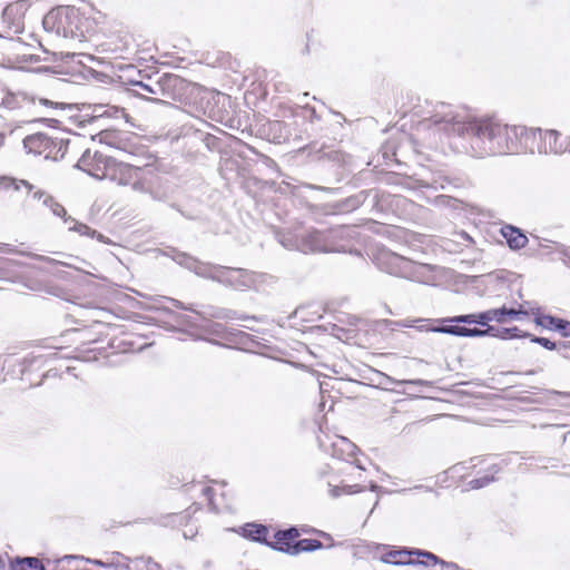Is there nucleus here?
Masks as SVG:
<instances>
[{
  "mask_svg": "<svg viewBox=\"0 0 570 570\" xmlns=\"http://www.w3.org/2000/svg\"><path fill=\"white\" fill-rule=\"evenodd\" d=\"M77 168L96 179L108 180L138 193H151L158 187L163 171L155 155H148L142 165H134L90 149L78 159Z\"/></svg>",
  "mask_w": 570,
  "mask_h": 570,
  "instance_id": "obj_1",
  "label": "nucleus"
},
{
  "mask_svg": "<svg viewBox=\"0 0 570 570\" xmlns=\"http://www.w3.org/2000/svg\"><path fill=\"white\" fill-rule=\"evenodd\" d=\"M472 149L480 156L517 153L522 138L530 132L524 126H509L492 117L474 118L466 122Z\"/></svg>",
  "mask_w": 570,
  "mask_h": 570,
  "instance_id": "obj_2",
  "label": "nucleus"
},
{
  "mask_svg": "<svg viewBox=\"0 0 570 570\" xmlns=\"http://www.w3.org/2000/svg\"><path fill=\"white\" fill-rule=\"evenodd\" d=\"M106 14L91 8L81 10L73 6L58 7L51 10L43 19V24L63 37L85 41L99 31Z\"/></svg>",
  "mask_w": 570,
  "mask_h": 570,
  "instance_id": "obj_3",
  "label": "nucleus"
},
{
  "mask_svg": "<svg viewBox=\"0 0 570 570\" xmlns=\"http://www.w3.org/2000/svg\"><path fill=\"white\" fill-rule=\"evenodd\" d=\"M28 154L42 156L46 159L58 160L65 156L68 142L61 138L51 137L45 132H35L23 139Z\"/></svg>",
  "mask_w": 570,
  "mask_h": 570,
  "instance_id": "obj_4",
  "label": "nucleus"
},
{
  "mask_svg": "<svg viewBox=\"0 0 570 570\" xmlns=\"http://www.w3.org/2000/svg\"><path fill=\"white\" fill-rule=\"evenodd\" d=\"M528 312L523 309L522 305L519 308H508L505 306L501 308H492L478 314L460 315L451 318L454 323L464 324H479L482 326H490L489 322L507 323L513 320H522L528 316Z\"/></svg>",
  "mask_w": 570,
  "mask_h": 570,
  "instance_id": "obj_5",
  "label": "nucleus"
},
{
  "mask_svg": "<svg viewBox=\"0 0 570 570\" xmlns=\"http://www.w3.org/2000/svg\"><path fill=\"white\" fill-rule=\"evenodd\" d=\"M114 330L111 324L95 321L92 325L90 326H83V327H75L71 330H67L65 334H75L76 342L81 344L82 347H85L86 352H96L98 351L100 353L101 350H105L104 346L89 348L86 347L87 345L91 344H99L107 341L108 346H112L109 340L110 332Z\"/></svg>",
  "mask_w": 570,
  "mask_h": 570,
  "instance_id": "obj_6",
  "label": "nucleus"
},
{
  "mask_svg": "<svg viewBox=\"0 0 570 570\" xmlns=\"http://www.w3.org/2000/svg\"><path fill=\"white\" fill-rule=\"evenodd\" d=\"M26 11L24 1L11 2L3 9L0 20V38L11 40L23 32Z\"/></svg>",
  "mask_w": 570,
  "mask_h": 570,
  "instance_id": "obj_7",
  "label": "nucleus"
},
{
  "mask_svg": "<svg viewBox=\"0 0 570 570\" xmlns=\"http://www.w3.org/2000/svg\"><path fill=\"white\" fill-rule=\"evenodd\" d=\"M386 561H390L395 564H422L425 567H431L440 563L442 567L454 569L456 566L454 563H449L443 560H440L435 554L421 551V550H392L387 553Z\"/></svg>",
  "mask_w": 570,
  "mask_h": 570,
  "instance_id": "obj_8",
  "label": "nucleus"
},
{
  "mask_svg": "<svg viewBox=\"0 0 570 570\" xmlns=\"http://www.w3.org/2000/svg\"><path fill=\"white\" fill-rule=\"evenodd\" d=\"M331 455L334 460L344 463H358L363 453L348 439L344 436H335L331 444Z\"/></svg>",
  "mask_w": 570,
  "mask_h": 570,
  "instance_id": "obj_9",
  "label": "nucleus"
},
{
  "mask_svg": "<svg viewBox=\"0 0 570 570\" xmlns=\"http://www.w3.org/2000/svg\"><path fill=\"white\" fill-rule=\"evenodd\" d=\"M134 41L132 36L128 31H118L110 33L101 43L102 52L114 55L116 58L122 57L127 52Z\"/></svg>",
  "mask_w": 570,
  "mask_h": 570,
  "instance_id": "obj_10",
  "label": "nucleus"
},
{
  "mask_svg": "<svg viewBox=\"0 0 570 570\" xmlns=\"http://www.w3.org/2000/svg\"><path fill=\"white\" fill-rule=\"evenodd\" d=\"M532 135L539 134L543 147L542 150L544 154H562L567 150L566 137H563L557 130H544L542 131L540 128L530 129Z\"/></svg>",
  "mask_w": 570,
  "mask_h": 570,
  "instance_id": "obj_11",
  "label": "nucleus"
},
{
  "mask_svg": "<svg viewBox=\"0 0 570 570\" xmlns=\"http://www.w3.org/2000/svg\"><path fill=\"white\" fill-rule=\"evenodd\" d=\"M35 185L24 179H17L13 177L1 176L0 177V191H6L10 196L18 195L19 197H27L35 194L38 190Z\"/></svg>",
  "mask_w": 570,
  "mask_h": 570,
  "instance_id": "obj_12",
  "label": "nucleus"
},
{
  "mask_svg": "<svg viewBox=\"0 0 570 570\" xmlns=\"http://www.w3.org/2000/svg\"><path fill=\"white\" fill-rule=\"evenodd\" d=\"M538 326L556 331L563 338H570V322L551 315L540 314L534 318Z\"/></svg>",
  "mask_w": 570,
  "mask_h": 570,
  "instance_id": "obj_13",
  "label": "nucleus"
},
{
  "mask_svg": "<svg viewBox=\"0 0 570 570\" xmlns=\"http://www.w3.org/2000/svg\"><path fill=\"white\" fill-rule=\"evenodd\" d=\"M435 332L451 334L455 336H463V337H476V336H485L490 335L491 332L494 331V327L488 326L487 328L482 330L476 326H461V325H448L442 326L434 330Z\"/></svg>",
  "mask_w": 570,
  "mask_h": 570,
  "instance_id": "obj_14",
  "label": "nucleus"
},
{
  "mask_svg": "<svg viewBox=\"0 0 570 570\" xmlns=\"http://www.w3.org/2000/svg\"><path fill=\"white\" fill-rule=\"evenodd\" d=\"M501 234L511 249H521L528 244V237L519 228L511 225L502 227Z\"/></svg>",
  "mask_w": 570,
  "mask_h": 570,
  "instance_id": "obj_15",
  "label": "nucleus"
},
{
  "mask_svg": "<svg viewBox=\"0 0 570 570\" xmlns=\"http://www.w3.org/2000/svg\"><path fill=\"white\" fill-rule=\"evenodd\" d=\"M298 535H299L298 530L295 528H291L288 530H284V531H278L274 535V539H275L274 547L281 551L291 553Z\"/></svg>",
  "mask_w": 570,
  "mask_h": 570,
  "instance_id": "obj_16",
  "label": "nucleus"
},
{
  "mask_svg": "<svg viewBox=\"0 0 570 570\" xmlns=\"http://www.w3.org/2000/svg\"><path fill=\"white\" fill-rule=\"evenodd\" d=\"M33 198L41 199L43 198V204L51 210L53 215L62 218L65 222H68L67 209L62 204H60L56 198L48 195L45 190L38 189L33 194Z\"/></svg>",
  "mask_w": 570,
  "mask_h": 570,
  "instance_id": "obj_17",
  "label": "nucleus"
},
{
  "mask_svg": "<svg viewBox=\"0 0 570 570\" xmlns=\"http://www.w3.org/2000/svg\"><path fill=\"white\" fill-rule=\"evenodd\" d=\"M45 364V357L39 356H27L21 362V374L22 380H24V376L32 370L40 371L43 367ZM28 380V377H26Z\"/></svg>",
  "mask_w": 570,
  "mask_h": 570,
  "instance_id": "obj_18",
  "label": "nucleus"
},
{
  "mask_svg": "<svg viewBox=\"0 0 570 570\" xmlns=\"http://www.w3.org/2000/svg\"><path fill=\"white\" fill-rule=\"evenodd\" d=\"M322 542L318 540L303 539L294 543L291 554H297L305 551H314L322 548Z\"/></svg>",
  "mask_w": 570,
  "mask_h": 570,
  "instance_id": "obj_19",
  "label": "nucleus"
},
{
  "mask_svg": "<svg viewBox=\"0 0 570 570\" xmlns=\"http://www.w3.org/2000/svg\"><path fill=\"white\" fill-rule=\"evenodd\" d=\"M12 570H45L41 562L36 558L18 560L12 564Z\"/></svg>",
  "mask_w": 570,
  "mask_h": 570,
  "instance_id": "obj_20",
  "label": "nucleus"
},
{
  "mask_svg": "<svg viewBox=\"0 0 570 570\" xmlns=\"http://www.w3.org/2000/svg\"><path fill=\"white\" fill-rule=\"evenodd\" d=\"M490 335H494V336L500 337L502 340L520 338V337L528 336L527 333L522 332L518 327H507V328L498 330L497 334H492L491 333Z\"/></svg>",
  "mask_w": 570,
  "mask_h": 570,
  "instance_id": "obj_21",
  "label": "nucleus"
},
{
  "mask_svg": "<svg viewBox=\"0 0 570 570\" xmlns=\"http://www.w3.org/2000/svg\"><path fill=\"white\" fill-rule=\"evenodd\" d=\"M228 271L236 275V277L242 282V285L249 286L254 283V274L247 269L243 268H228Z\"/></svg>",
  "mask_w": 570,
  "mask_h": 570,
  "instance_id": "obj_22",
  "label": "nucleus"
},
{
  "mask_svg": "<svg viewBox=\"0 0 570 570\" xmlns=\"http://www.w3.org/2000/svg\"><path fill=\"white\" fill-rule=\"evenodd\" d=\"M492 480H493V478H490L489 475H484L483 478L473 479V480L469 481V485L471 489H480V488L487 485Z\"/></svg>",
  "mask_w": 570,
  "mask_h": 570,
  "instance_id": "obj_23",
  "label": "nucleus"
},
{
  "mask_svg": "<svg viewBox=\"0 0 570 570\" xmlns=\"http://www.w3.org/2000/svg\"><path fill=\"white\" fill-rule=\"evenodd\" d=\"M115 132L112 131H102L100 132V140L107 142L108 145L115 146L117 148H120L117 142L115 141Z\"/></svg>",
  "mask_w": 570,
  "mask_h": 570,
  "instance_id": "obj_24",
  "label": "nucleus"
},
{
  "mask_svg": "<svg viewBox=\"0 0 570 570\" xmlns=\"http://www.w3.org/2000/svg\"><path fill=\"white\" fill-rule=\"evenodd\" d=\"M532 341L539 343L543 347H546L548 350H551V351L556 350V347H557L554 342H552V341H550L549 338H546V337H535Z\"/></svg>",
  "mask_w": 570,
  "mask_h": 570,
  "instance_id": "obj_25",
  "label": "nucleus"
},
{
  "mask_svg": "<svg viewBox=\"0 0 570 570\" xmlns=\"http://www.w3.org/2000/svg\"><path fill=\"white\" fill-rule=\"evenodd\" d=\"M253 529H255V531H249V535L255 539V540H259L266 532V528L264 527H256V525H252Z\"/></svg>",
  "mask_w": 570,
  "mask_h": 570,
  "instance_id": "obj_26",
  "label": "nucleus"
},
{
  "mask_svg": "<svg viewBox=\"0 0 570 570\" xmlns=\"http://www.w3.org/2000/svg\"><path fill=\"white\" fill-rule=\"evenodd\" d=\"M72 229H75L76 232H78L79 234L81 235H91L94 232L91 230V228L86 225V224H76Z\"/></svg>",
  "mask_w": 570,
  "mask_h": 570,
  "instance_id": "obj_27",
  "label": "nucleus"
},
{
  "mask_svg": "<svg viewBox=\"0 0 570 570\" xmlns=\"http://www.w3.org/2000/svg\"><path fill=\"white\" fill-rule=\"evenodd\" d=\"M106 114H108L109 116H112L115 118H120V117L126 116L125 109L119 108V107H111L110 111H106Z\"/></svg>",
  "mask_w": 570,
  "mask_h": 570,
  "instance_id": "obj_28",
  "label": "nucleus"
},
{
  "mask_svg": "<svg viewBox=\"0 0 570 570\" xmlns=\"http://www.w3.org/2000/svg\"><path fill=\"white\" fill-rule=\"evenodd\" d=\"M9 360L7 357L0 356V383L6 380L4 368Z\"/></svg>",
  "mask_w": 570,
  "mask_h": 570,
  "instance_id": "obj_29",
  "label": "nucleus"
},
{
  "mask_svg": "<svg viewBox=\"0 0 570 570\" xmlns=\"http://www.w3.org/2000/svg\"><path fill=\"white\" fill-rule=\"evenodd\" d=\"M134 85L139 87L141 90H144L146 92H150V94L154 92V90L148 85H145V83L140 82V81H137Z\"/></svg>",
  "mask_w": 570,
  "mask_h": 570,
  "instance_id": "obj_30",
  "label": "nucleus"
},
{
  "mask_svg": "<svg viewBox=\"0 0 570 570\" xmlns=\"http://www.w3.org/2000/svg\"><path fill=\"white\" fill-rule=\"evenodd\" d=\"M330 493H331L332 497L336 498V497L340 495V490H338L337 487H331Z\"/></svg>",
  "mask_w": 570,
  "mask_h": 570,
  "instance_id": "obj_31",
  "label": "nucleus"
}]
</instances>
